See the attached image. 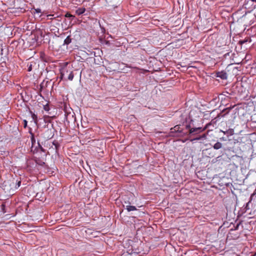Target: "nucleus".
I'll return each instance as SVG.
<instances>
[{
    "mask_svg": "<svg viewBox=\"0 0 256 256\" xmlns=\"http://www.w3.org/2000/svg\"><path fill=\"white\" fill-rule=\"evenodd\" d=\"M206 134H202V136H198L196 138H194L193 139H192L190 140L191 142H194V140H205L206 138Z\"/></svg>",
    "mask_w": 256,
    "mask_h": 256,
    "instance_id": "obj_6",
    "label": "nucleus"
},
{
    "mask_svg": "<svg viewBox=\"0 0 256 256\" xmlns=\"http://www.w3.org/2000/svg\"><path fill=\"white\" fill-rule=\"evenodd\" d=\"M53 16H54L53 14H48L47 16V17H48V18L49 19V20H52L54 18H52Z\"/></svg>",
    "mask_w": 256,
    "mask_h": 256,
    "instance_id": "obj_20",
    "label": "nucleus"
},
{
    "mask_svg": "<svg viewBox=\"0 0 256 256\" xmlns=\"http://www.w3.org/2000/svg\"><path fill=\"white\" fill-rule=\"evenodd\" d=\"M54 134L52 129H47L42 134L43 138L46 140L52 138L54 136Z\"/></svg>",
    "mask_w": 256,
    "mask_h": 256,
    "instance_id": "obj_5",
    "label": "nucleus"
},
{
    "mask_svg": "<svg viewBox=\"0 0 256 256\" xmlns=\"http://www.w3.org/2000/svg\"><path fill=\"white\" fill-rule=\"evenodd\" d=\"M53 144L55 146V147L56 149H57L58 146V142H54Z\"/></svg>",
    "mask_w": 256,
    "mask_h": 256,
    "instance_id": "obj_21",
    "label": "nucleus"
},
{
    "mask_svg": "<svg viewBox=\"0 0 256 256\" xmlns=\"http://www.w3.org/2000/svg\"><path fill=\"white\" fill-rule=\"evenodd\" d=\"M65 16H66V18L72 17V14H70L67 13V14L65 15Z\"/></svg>",
    "mask_w": 256,
    "mask_h": 256,
    "instance_id": "obj_23",
    "label": "nucleus"
},
{
    "mask_svg": "<svg viewBox=\"0 0 256 256\" xmlns=\"http://www.w3.org/2000/svg\"><path fill=\"white\" fill-rule=\"evenodd\" d=\"M251 0L252 1V2H256V0Z\"/></svg>",
    "mask_w": 256,
    "mask_h": 256,
    "instance_id": "obj_26",
    "label": "nucleus"
},
{
    "mask_svg": "<svg viewBox=\"0 0 256 256\" xmlns=\"http://www.w3.org/2000/svg\"><path fill=\"white\" fill-rule=\"evenodd\" d=\"M224 78H225V79H226V75H225Z\"/></svg>",
    "mask_w": 256,
    "mask_h": 256,
    "instance_id": "obj_27",
    "label": "nucleus"
},
{
    "mask_svg": "<svg viewBox=\"0 0 256 256\" xmlns=\"http://www.w3.org/2000/svg\"><path fill=\"white\" fill-rule=\"evenodd\" d=\"M225 134L227 135L228 137L232 136V134H236L234 133V131L233 129H230L228 130L226 132H225Z\"/></svg>",
    "mask_w": 256,
    "mask_h": 256,
    "instance_id": "obj_9",
    "label": "nucleus"
},
{
    "mask_svg": "<svg viewBox=\"0 0 256 256\" xmlns=\"http://www.w3.org/2000/svg\"><path fill=\"white\" fill-rule=\"evenodd\" d=\"M216 76H217V77H220L221 78L224 79V72L222 71L221 72H218L216 74Z\"/></svg>",
    "mask_w": 256,
    "mask_h": 256,
    "instance_id": "obj_13",
    "label": "nucleus"
},
{
    "mask_svg": "<svg viewBox=\"0 0 256 256\" xmlns=\"http://www.w3.org/2000/svg\"><path fill=\"white\" fill-rule=\"evenodd\" d=\"M72 39L70 38V36H68L64 40V44H68L71 42Z\"/></svg>",
    "mask_w": 256,
    "mask_h": 256,
    "instance_id": "obj_12",
    "label": "nucleus"
},
{
    "mask_svg": "<svg viewBox=\"0 0 256 256\" xmlns=\"http://www.w3.org/2000/svg\"><path fill=\"white\" fill-rule=\"evenodd\" d=\"M175 133H182L184 134V133L182 132V130L181 129L180 126L179 125H176L174 126V128H170V135L172 136H179V134H175Z\"/></svg>",
    "mask_w": 256,
    "mask_h": 256,
    "instance_id": "obj_3",
    "label": "nucleus"
},
{
    "mask_svg": "<svg viewBox=\"0 0 256 256\" xmlns=\"http://www.w3.org/2000/svg\"><path fill=\"white\" fill-rule=\"evenodd\" d=\"M126 209L128 212H130V211H134V210H137V208H136V207L134 206H126Z\"/></svg>",
    "mask_w": 256,
    "mask_h": 256,
    "instance_id": "obj_10",
    "label": "nucleus"
},
{
    "mask_svg": "<svg viewBox=\"0 0 256 256\" xmlns=\"http://www.w3.org/2000/svg\"><path fill=\"white\" fill-rule=\"evenodd\" d=\"M27 121L26 120H24V128H26V126H27Z\"/></svg>",
    "mask_w": 256,
    "mask_h": 256,
    "instance_id": "obj_24",
    "label": "nucleus"
},
{
    "mask_svg": "<svg viewBox=\"0 0 256 256\" xmlns=\"http://www.w3.org/2000/svg\"><path fill=\"white\" fill-rule=\"evenodd\" d=\"M86 12V8H78L76 12L78 15H80L83 14Z\"/></svg>",
    "mask_w": 256,
    "mask_h": 256,
    "instance_id": "obj_7",
    "label": "nucleus"
},
{
    "mask_svg": "<svg viewBox=\"0 0 256 256\" xmlns=\"http://www.w3.org/2000/svg\"><path fill=\"white\" fill-rule=\"evenodd\" d=\"M218 186H216V188H219L220 190H222L224 188L223 186H224V182L223 180L221 179L219 180L218 182Z\"/></svg>",
    "mask_w": 256,
    "mask_h": 256,
    "instance_id": "obj_8",
    "label": "nucleus"
},
{
    "mask_svg": "<svg viewBox=\"0 0 256 256\" xmlns=\"http://www.w3.org/2000/svg\"><path fill=\"white\" fill-rule=\"evenodd\" d=\"M222 146V144L220 142H217L214 146V148L216 150H218V149L221 148Z\"/></svg>",
    "mask_w": 256,
    "mask_h": 256,
    "instance_id": "obj_11",
    "label": "nucleus"
},
{
    "mask_svg": "<svg viewBox=\"0 0 256 256\" xmlns=\"http://www.w3.org/2000/svg\"><path fill=\"white\" fill-rule=\"evenodd\" d=\"M32 118L34 120L35 122H37V116L34 114H32Z\"/></svg>",
    "mask_w": 256,
    "mask_h": 256,
    "instance_id": "obj_17",
    "label": "nucleus"
},
{
    "mask_svg": "<svg viewBox=\"0 0 256 256\" xmlns=\"http://www.w3.org/2000/svg\"><path fill=\"white\" fill-rule=\"evenodd\" d=\"M32 70V64H30L28 68V71L30 72Z\"/></svg>",
    "mask_w": 256,
    "mask_h": 256,
    "instance_id": "obj_22",
    "label": "nucleus"
},
{
    "mask_svg": "<svg viewBox=\"0 0 256 256\" xmlns=\"http://www.w3.org/2000/svg\"><path fill=\"white\" fill-rule=\"evenodd\" d=\"M228 140H225L226 141V144L229 149L233 148V146H231L239 142L240 140V137L238 134H232V136L228 137Z\"/></svg>",
    "mask_w": 256,
    "mask_h": 256,
    "instance_id": "obj_2",
    "label": "nucleus"
},
{
    "mask_svg": "<svg viewBox=\"0 0 256 256\" xmlns=\"http://www.w3.org/2000/svg\"><path fill=\"white\" fill-rule=\"evenodd\" d=\"M186 129L188 130L189 134H193L194 133L198 134L203 130H204L206 128L203 129L202 128H190V124L186 126Z\"/></svg>",
    "mask_w": 256,
    "mask_h": 256,
    "instance_id": "obj_4",
    "label": "nucleus"
},
{
    "mask_svg": "<svg viewBox=\"0 0 256 256\" xmlns=\"http://www.w3.org/2000/svg\"><path fill=\"white\" fill-rule=\"evenodd\" d=\"M250 42V40H241V41H240V43L241 44H244V43L246 42Z\"/></svg>",
    "mask_w": 256,
    "mask_h": 256,
    "instance_id": "obj_18",
    "label": "nucleus"
},
{
    "mask_svg": "<svg viewBox=\"0 0 256 256\" xmlns=\"http://www.w3.org/2000/svg\"><path fill=\"white\" fill-rule=\"evenodd\" d=\"M2 212L4 214L6 212V206H5V204H2Z\"/></svg>",
    "mask_w": 256,
    "mask_h": 256,
    "instance_id": "obj_16",
    "label": "nucleus"
},
{
    "mask_svg": "<svg viewBox=\"0 0 256 256\" xmlns=\"http://www.w3.org/2000/svg\"><path fill=\"white\" fill-rule=\"evenodd\" d=\"M20 184H21V182L20 180L18 181L16 184V188H18L20 186Z\"/></svg>",
    "mask_w": 256,
    "mask_h": 256,
    "instance_id": "obj_19",
    "label": "nucleus"
},
{
    "mask_svg": "<svg viewBox=\"0 0 256 256\" xmlns=\"http://www.w3.org/2000/svg\"><path fill=\"white\" fill-rule=\"evenodd\" d=\"M44 110L46 112H48L50 110V106H49V105L48 104H46V105H44Z\"/></svg>",
    "mask_w": 256,
    "mask_h": 256,
    "instance_id": "obj_14",
    "label": "nucleus"
},
{
    "mask_svg": "<svg viewBox=\"0 0 256 256\" xmlns=\"http://www.w3.org/2000/svg\"><path fill=\"white\" fill-rule=\"evenodd\" d=\"M74 75L72 70V68L69 66H64L60 70V78L61 80H72Z\"/></svg>",
    "mask_w": 256,
    "mask_h": 256,
    "instance_id": "obj_1",
    "label": "nucleus"
},
{
    "mask_svg": "<svg viewBox=\"0 0 256 256\" xmlns=\"http://www.w3.org/2000/svg\"><path fill=\"white\" fill-rule=\"evenodd\" d=\"M254 256H256V253L254 254Z\"/></svg>",
    "mask_w": 256,
    "mask_h": 256,
    "instance_id": "obj_28",
    "label": "nucleus"
},
{
    "mask_svg": "<svg viewBox=\"0 0 256 256\" xmlns=\"http://www.w3.org/2000/svg\"><path fill=\"white\" fill-rule=\"evenodd\" d=\"M254 194H252V196H251V197H250V198H251V199L252 198V196H253V195H254Z\"/></svg>",
    "mask_w": 256,
    "mask_h": 256,
    "instance_id": "obj_25",
    "label": "nucleus"
},
{
    "mask_svg": "<svg viewBox=\"0 0 256 256\" xmlns=\"http://www.w3.org/2000/svg\"><path fill=\"white\" fill-rule=\"evenodd\" d=\"M40 12H41V10L40 8L34 9V11H33V13L34 14H35L36 13L39 14V13H40Z\"/></svg>",
    "mask_w": 256,
    "mask_h": 256,
    "instance_id": "obj_15",
    "label": "nucleus"
}]
</instances>
